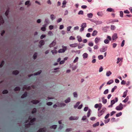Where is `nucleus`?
<instances>
[{"instance_id":"nucleus-36","label":"nucleus","mask_w":132,"mask_h":132,"mask_svg":"<svg viewBox=\"0 0 132 132\" xmlns=\"http://www.w3.org/2000/svg\"><path fill=\"white\" fill-rule=\"evenodd\" d=\"M70 98L69 97L65 100V102L66 103H69L70 102Z\"/></svg>"},{"instance_id":"nucleus-6","label":"nucleus","mask_w":132,"mask_h":132,"mask_svg":"<svg viewBox=\"0 0 132 132\" xmlns=\"http://www.w3.org/2000/svg\"><path fill=\"white\" fill-rule=\"evenodd\" d=\"M46 129L45 128H42L38 130V132H45Z\"/></svg>"},{"instance_id":"nucleus-5","label":"nucleus","mask_w":132,"mask_h":132,"mask_svg":"<svg viewBox=\"0 0 132 132\" xmlns=\"http://www.w3.org/2000/svg\"><path fill=\"white\" fill-rule=\"evenodd\" d=\"M118 101V98L117 97H116L115 98V100H111V104L112 105H113L116 102H117Z\"/></svg>"},{"instance_id":"nucleus-24","label":"nucleus","mask_w":132,"mask_h":132,"mask_svg":"<svg viewBox=\"0 0 132 132\" xmlns=\"http://www.w3.org/2000/svg\"><path fill=\"white\" fill-rule=\"evenodd\" d=\"M123 59V58H118L117 59V63L118 64L120 61Z\"/></svg>"},{"instance_id":"nucleus-41","label":"nucleus","mask_w":132,"mask_h":132,"mask_svg":"<svg viewBox=\"0 0 132 132\" xmlns=\"http://www.w3.org/2000/svg\"><path fill=\"white\" fill-rule=\"evenodd\" d=\"M77 46V44H70V46L71 47H75Z\"/></svg>"},{"instance_id":"nucleus-39","label":"nucleus","mask_w":132,"mask_h":132,"mask_svg":"<svg viewBox=\"0 0 132 132\" xmlns=\"http://www.w3.org/2000/svg\"><path fill=\"white\" fill-rule=\"evenodd\" d=\"M50 18L52 20H53L55 18L54 15L53 14H51L50 16Z\"/></svg>"},{"instance_id":"nucleus-49","label":"nucleus","mask_w":132,"mask_h":132,"mask_svg":"<svg viewBox=\"0 0 132 132\" xmlns=\"http://www.w3.org/2000/svg\"><path fill=\"white\" fill-rule=\"evenodd\" d=\"M113 9L111 8H109L107 9V11L108 12H111L112 11Z\"/></svg>"},{"instance_id":"nucleus-28","label":"nucleus","mask_w":132,"mask_h":132,"mask_svg":"<svg viewBox=\"0 0 132 132\" xmlns=\"http://www.w3.org/2000/svg\"><path fill=\"white\" fill-rule=\"evenodd\" d=\"M97 33V31L96 30H94L92 33V35L93 36H95L96 35Z\"/></svg>"},{"instance_id":"nucleus-30","label":"nucleus","mask_w":132,"mask_h":132,"mask_svg":"<svg viewBox=\"0 0 132 132\" xmlns=\"http://www.w3.org/2000/svg\"><path fill=\"white\" fill-rule=\"evenodd\" d=\"M113 82V80H111L110 81H108L107 82V84L108 85H110Z\"/></svg>"},{"instance_id":"nucleus-14","label":"nucleus","mask_w":132,"mask_h":132,"mask_svg":"<svg viewBox=\"0 0 132 132\" xmlns=\"http://www.w3.org/2000/svg\"><path fill=\"white\" fill-rule=\"evenodd\" d=\"M4 21L2 16L0 17V26L3 24L4 23Z\"/></svg>"},{"instance_id":"nucleus-20","label":"nucleus","mask_w":132,"mask_h":132,"mask_svg":"<svg viewBox=\"0 0 132 132\" xmlns=\"http://www.w3.org/2000/svg\"><path fill=\"white\" fill-rule=\"evenodd\" d=\"M19 71L18 70H16L13 71L12 73L13 74L16 75L19 73Z\"/></svg>"},{"instance_id":"nucleus-45","label":"nucleus","mask_w":132,"mask_h":132,"mask_svg":"<svg viewBox=\"0 0 132 132\" xmlns=\"http://www.w3.org/2000/svg\"><path fill=\"white\" fill-rule=\"evenodd\" d=\"M110 121V119H108L107 120H104V122L105 123H108Z\"/></svg>"},{"instance_id":"nucleus-3","label":"nucleus","mask_w":132,"mask_h":132,"mask_svg":"<svg viewBox=\"0 0 132 132\" xmlns=\"http://www.w3.org/2000/svg\"><path fill=\"white\" fill-rule=\"evenodd\" d=\"M57 106L56 104H54L53 106V107L55 108H56L57 106L59 107H61L62 106H64L65 105V104L64 103H57Z\"/></svg>"},{"instance_id":"nucleus-63","label":"nucleus","mask_w":132,"mask_h":132,"mask_svg":"<svg viewBox=\"0 0 132 132\" xmlns=\"http://www.w3.org/2000/svg\"><path fill=\"white\" fill-rule=\"evenodd\" d=\"M124 12L125 13L129 14V12L127 10H126L124 11Z\"/></svg>"},{"instance_id":"nucleus-46","label":"nucleus","mask_w":132,"mask_h":132,"mask_svg":"<svg viewBox=\"0 0 132 132\" xmlns=\"http://www.w3.org/2000/svg\"><path fill=\"white\" fill-rule=\"evenodd\" d=\"M99 125V122H97L95 124H94L93 125V126L94 127H95L97 126H98Z\"/></svg>"},{"instance_id":"nucleus-54","label":"nucleus","mask_w":132,"mask_h":132,"mask_svg":"<svg viewBox=\"0 0 132 132\" xmlns=\"http://www.w3.org/2000/svg\"><path fill=\"white\" fill-rule=\"evenodd\" d=\"M106 50V48H103L102 49H101L100 51L101 52H104Z\"/></svg>"},{"instance_id":"nucleus-47","label":"nucleus","mask_w":132,"mask_h":132,"mask_svg":"<svg viewBox=\"0 0 132 132\" xmlns=\"http://www.w3.org/2000/svg\"><path fill=\"white\" fill-rule=\"evenodd\" d=\"M51 52L52 53V54H56L57 53V51L56 50H52Z\"/></svg>"},{"instance_id":"nucleus-42","label":"nucleus","mask_w":132,"mask_h":132,"mask_svg":"<svg viewBox=\"0 0 132 132\" xmlns=\"http://www.w3.org/2000/svg\"><path fill=\"white\" fill-rule=\"evenodd\" d=\"M37 111L36 109V108H34L33 109L32 111V113H36Z\"/></svg>"},{"instance_id":"nucleus-26","label":"nucleus","mask_w":132,"mask_h":132,"mask_svg":"<svg viewBox=\"0 0 132 132\" xmlns=\"http://www.w3.org/2000/svg\"><path fill=\"white\" fill-rule=\"evenodd\" d=\"M127 92V90L124 92L123 93V95L122 96V97H125L126 96Z\"/></svg>"},{"instance_id":"nucleus-27","label":"nucleus","mask_w":132,"mask_h":132,"mask_svg":"<svg viewBox=\"0 0 132 132\" xmlns=\"http://www.w3.org/2000/svg\"><path fill=\"white\" fill-rule=\"evenodd\" d=\"M41 72L42 71L41 70L37 72L34 73V75L35 76L38 75L40 74L41 73Z\"/></svg>"},{"instance_id":"nucleus-57","label":"nucleus","mask_w":132,"mask_h":132,"mask_svg":"<svg viewBox=\"0 0 132 132\" xmlns=\"http://www.w3.org/2000/svg\"><path fill=\"white\" fill-rule=\"evenodd\" d=\"M71 28L72 27L71 26L68 27L67 28V30L68 31H70Z\"/></svg>"},{"instance_id":"nucleus-64","label":"nucleus","mask_w":132,"mask_h":132,"mask_svg":"<svg viewBox=\"0 0 132 132\" xmlns=\"http://www.w3.org/2000/svg\"><path fill=\"white\" fill-rule=\"evenodd\" d=\"M75 39V38H74L72 36H71L69 38L70 40H74Z\"/></svg>"},{"instance_id":"nucleus-1","label":"nucleus","mask_w":132,"mask_h":132,"mask_svg":"<svg viewBox=\"0 0 132 132\" xmlns=\"http://www.w3.org/2000/svg\"><path fill=\"white\" fill-rule=\"evenodd\" d=\"M36 119L35 118H33L30 120V122L31 123H28L25 125V127L26 128H27L29 127L31 125H33V123L36 121Z\"/></svg>"},{"instance_id":"nucleus-60","label":"nucleus","mask_w":132,"mask_h":132,"mask_svg":"<svg viewBox=\"0 0 132 132\" xmlns=\"http://www.w3.org/2000/svg\"><path fill=\"white\" fill-rule=\"evenodd\" d=\"M46 104L48 106L51 105L52 104V103L51 102H48Z\"/></svg>"},{"instance_id":"nucleus-44","label":"nucleus","mask_w":132,"mask_h":132,"mask_svg":"<svg viewBox=\"0 0 132 132\" xmlns=\"http://www.w3.org/2000/svg\"><path fill=\"white\" fill-rule=\"evenodd\" d=\"M4 64V61H2L1 63L0 64V68H1V67H2L3 65Z\"/></svg>"},{"instance_id":"nucleus-8","label":"nucleus","mask_w":132,"mask_h":132,"mask_svg":"<svg viewBox=\"0 0 132 132\" xmlns=\"http://www.w3.org/2000/svg\"><path fill=\"white\" fill-rule=\"evenodd\" d=\"M40 45H39V47H41L42 45H43L44 44V42L43 40H41L39 42Z\"/></svg>"},{"instance_id":"nucleus-48","label":"nucleus","mask_w":132,"mask_h":132,"mask_svg":"<svg viewBox=\"0 0 132 132\" xmlns=\"http://www.w3.org/2000/svg\"><path fill=\"white\" fill-rule=\"evenodd\" d=\"M74 96L75 97H77V94L76 92H73V93Z\"/></svg>"},{"instance_id":"nucleus-40","label":"nucleus","mask_w":132,"mask_h":132,"mask_svg":"<svg viewBox=\"0 0 132 132\" xmlns=\"http://www.w3.org/2000/svg\"><path fill=\"white\" fill-rule=\"evenodd\" d=\"M122 114V113L121 112H120L119 113H117L116 114V116L117 117H119L121 116Z\"/></svg>"},{"instance_id":"nucleus-23","label":"nucleus","mask_w":132,"mask_h":132,"mask_svg":"<svg viewBox=\"0 0 132 132\" xmlns=\"http://www.w3.org/2000/svg\"><path fill=\"white\" fill-rule=\"evenodd\" d=\"M80 102H78L76 104V105L74 106V108H76L78 105L79 104Z\"/></svg>"},{"instance_id":"nucleus-10","label":"nucleus","mask_w":132,"mask_h":132,"mask_svg":"<svg viewBox=\"0 0 132 132\" xmlns=\"http://www.w3.org/2000/svg\"><path fill=\"white\" fill-rule=\"evenodd\" d=\"M106 110V108H103L102 110H101L100 112V116H101L102 114L105 112Z\"/></svg>"},{"instance_id":"nucleus-38","label":"nucleus","mask_w":132,"mask_h":132,"mask_svg":"<svg viewBox=\"0 0 132 132\" xmlns=\"http://www.w3.org/2000/svg\"><path fill=\"white\" fill-rule=\"evenodd\" d=\"M79 58L78 57H76L73 61L74 63H75L78 61Z\"/></svg>"},{"instance_id":"nucleus-35","label":"nucleus","mask_w":132,"mask_h":132,"mask_svg":"<svg viewBox=\"0 0 132 132\" xmlns=\"http://www.w3.org/2000/svg\"><path fill=\"white\" fill-rule=\"evenodd\" d=\"M30 1H26L25 3V5H28V6H29L30 5V4H29Z\"/></svg>"},{"instance_id":"nucleus-9","label":"nucleus","mask_w":132,"mask_h":132,"mask_svg":"<svg viewBox=\"0 0 132 132\" xmlns=\"http://www.w3.org/2000/svg\"><path fill=\"white\" fill-rule=\"evenodd\" d=\"M78 119V117H73L72 116H71L70 118L69 119L70 120H77Z\"/></svg>"},{"instance_id":"nucleus-7","label":"nucleus","mask_w":132,"mask_h":132,"mask_svg":"<svg viewBox=\"0 0 132 132\" xmlns=\"http://www.w3.org/2000/svg\"><path fill=\"white\" fill-rule=\"evenodd\" d=\"M118 38L117 35L116 33H114L113 35L112 39L113 40H114Z\"/></svg>"},{"instance_id":"nucleus-61","label":"nucleus","mask_w":132,"mask_h":132,"mask_svg":"<svg viewBox=\"0 0 132 132\" xmlns=\"http://www.w3.org/2000/svg\"><path fill=\"white\" fill-rule=\"evenodd\" d=\"M46 36V35H41L40 38L41 39H42L44 38Z\"/></svg>"},{"instance_id":"nucleus-56","label":"nucleus","mask_w":132,"mask_h":132,"mask_svg":"<svg viewBox=\"0 0 132 132\" xmlns=\"http://www.w3.org/2000/svg\"><path fill=\"white\" fill-rule=\"evenodd\" d=\"M108 89H106V90H105L104 92V94H106L108 93Z\"/></svg>"},{"instance_id":"nucleus-13","label":"nucleus","mask_w":132,"mask_h":132,"mask_svg":"<svg viewBox=\"0 0 132 132\" xmlns=\"http://www.w3.org/2000/svg\"><path fill=\"white\" fill-rule=\"evenodd\" d=\"M27 92H25L21 96V98H23L27 96Z\"/></svg>"},{"instance_id":"nucleus-37","label":"nucleus","mask_w":132,"mask_h":132,"mask_svg":"<svg viewBox=\"0 0 132 132\" xmlns=\"http://www.w3.org/2000/svg\"><path fill=\"white\" fill-rule=\"evenodd\" d=\"M20 90V88L18 87H16L14 89L15 91H19Z\"/></svg>"},{"instance_id":"nucleus-29","label":"nucleus","mask_w":132,"mask_h":132,"mask_svg":"<svg viewBox=\"0 0 132 132\" xmlns=\"http://www.w3.org/2000/svg\"><path fill=\"white\" fill-rule=\"evenodd\" d=\"M57 127V125H53L52 126L50 127L51 128H53L54 129H55Z\"/></svg>"},{"instance_id":"nucleus-18","label":"nucleus","mask_w":132,"mask_h":132,"mask_svg":"<svg viewBox=\"0 0 132 132\" xmlns=\"http://www.w3.org/2000/svg\"><path fill=\"white\" fill-rule=\"evenodd\" d=\"M115 22V20H108L107 21V23L108 24H109L110 23H112L113 22Z\"/></svg>"},{"instance_id":"nucleus-11","label":"nucleus","mask_w":132,"mask_h":132,"mask_svg":"<svg viewBox=\"0 0 132 132\" xmlns=\"http://www.w3.org/2000/svg\"><path fill=\"white\" fill-rule=\"evenodd\" d=\"M31 103H32L34 104H36L39 103V101L38 100H34L31 101Z\"/></svg>"},{"instance_id":"nucleus-2","label":"nucleus","mask_w":132,"mask_h":132,"mask_svg":"<svg viewBox=\"0 0 132 132\" xmlns=\"http://www.w3.org/2000/svg\"><path fill=\"white\" fill-rule=\"evenodd\" d=\"M62 49H60L58 51V52L59 53H64L67 50V47L62 45Z\"/></svg>"},{"instance_id":"nucleus-21","label":"nucleus","mask_w":132,"mask_h":132,"mask_svg":"<svg viewBox=\"0 0 132 132\" xmlns=\"http://www.w3.org/2000/svg\"><path fill=\"white\" fill-rule=\"evenodd\" d=\"M67 3V2L66 1H63L62 3V7L63 8L65 7V5Z\"/></svg>"},{"instance_id":"nucleus-25","label":"nucleus","mask_w":132,"mask_h":132,"mask_svg":"<svg viewBox=\"0 0 132 132\" xmlns=\"http://www.w3.org/2000/svg\"><path fill=\"white\" fill-rule=\"evenodd\" d=\"M111 74L112 72L110 71H109L106 72V75L107 76L109 77Z\"/></svg>"},{"instance_id":"nucleus-31","label":"nucleus","mask_w":132,"mask_h":132,"mask_svg":"<svg viewBox=\"0 0 132 132\" xmlns=\"http://www.w3.org/2000/svg\"><path fill=\"white\" fill-rule=\"evenodd\" d=\"M129 99V98L128 96H127L126 98L123 101V102L125 103L126 102L128 101V100Z\"/></svg>"},{"instance_id":"nucleus-52","label":"nucleus","mask_w":132,"mask_h":132,"mask_svg":"<svg viewBox=\"0 0 132 132\" xmlns=\"http://www.w3.org/2000/svg\"><path fill=\"white\" fill-rule=\"evenodd\" d=\"M83 11H82L80 10L79 11V12L78 13V14L79 15L83 14Z\"/></svg>"},{"instance_id":"nucleus-32","label":"nucleus","mask_w":132,"mask_h":132,"mask_svg":"<svg viewBox=\"0 0 132 132\" xmlns=\"http://www.w3.org/2000/svg\"><path fill=\"white\" fill-rule=\"evenodd\" d=\"M115 26L113 25H111V29L112 30H114L116 29Z\"/></svg>"},{"instance_id":"nucleus-15","label":"nucleus","mask_w":132,"mask_h":132,"mask_svg":"<svg viewBox=\"0 0 132 132\" xmlns=\"http://www.w3.org/2000/svg\"><path fill=\"white\" fill-rule=\"evenodd\" d=\"M102 102L104 104H105L107 102V100L104 97H103L102 98Z\"/></svg>"},{"instance_id":"nucleus-34","label":"nucleus","mask_w":132,"mask_h":132,"mask_svg":"<svg viewBox=\"0 0 132 132\" xmlns=\"http://www.w3.org/2000/svg\"><path fill=\"white\" fill-rule=\"evenodd\" d=\"M86 27V24L85 23H82L81 27H83L84 28Z\"/></svg>"},{"instance_id":"nucleus-58","label":"nucleus","mask_w":132,"mask_h":132,"mask_svg":"<svg viewBox=\"0 0 132 132\" xmlns=\"http://www.w3.org/2000/svg\"><path fill=\"white\" fill-rule=\"evenodd\" d=\"M41 30H42L43 31H44L46 30V28L45 27H42L41 28Z\"/></svg>"},{"instance_id":"nucleus-43","label":"nucleus","mask_w":132,"mask_h":132,"mask_svg":"<svg viewBox=\"0 0 132 132\" xmlns=\"http://www.w3.org/2000/svg\"><path fill=\"white\" fill-rule=\"evenodd\" d=\"M8 92V90H4L2 92L3 94H7Z\"/></svg>"},{"instance_id":"nucleus-22","label":"nucleus","mask_w":132,"mask_h":132,"mask_svg":"<svg viewBox=\"0 0 132 132\" xmlns=\"http://www.w3.org/2000/svg\"><path fill=\"white\" fill-rule=\"evenodd\" d=\"M88 17L89 18H92L93 16V14L91 13H90L88 14H87Z\"/></svg>"},{"instance_id":"nucleus-50","label":"nucleus","mask_w":132,"mask_h":132,"mask_svg":"<svg viewBox=\"0 0 132 132\" xmlns=\"http://www.w3.org/2000/svg\"><path fill=\"white\" fill-rule=\"evenodd\" d=\"M123 13L122 11H120V17H122L123 15Z\"/></svg>"},{"instance_id":"nucleus-12","label":"nucleus","mask_w":132,"mask_h":132,"mask_svg":"<svg viewBox=\"0 0 132 132\" xmlns=\"http://www.w3.org/2000/svg\"><path fill=\"white\" fill-rule=\"evenodd\" d=\"M56 44V42L55 41H54L51 43L49 45L50 47H52L55 45Z\"/></svg>"},{"instance_id":"nucleus-53","label":"nucleus","mask_w":132,"mask_h":132,"mask_svg":"<svg viewBox=\"0 0 132 132\" xmlns=\"http://www.w3.org/2000/svg\"><path fill=\"white\" fill-rule=\"evenodd\" d=\"M88 45L90 46H92L93 45V44L92 42H91L88 43Z\"/></svg>"},{"instance_id":"nucleus-59","label":"nucleus","mask_w":132,"mask_h":132,"mask_svg":"<svg viewBox=\"0 0 132 132\" xmlns=\"http://www.w3.org/2000/svg\"><path fill=\"white\" fill-rule=\"evenodd\" d=\"M109 115H110V114L109 113H108L105 117L104 118L105 119H107V118H108L109 117Z\"/></svg>"},{"instance_id":"nucleus-51","label":"nucleus","mask_w":132,"mask_h":132,"mask_svg":"<svg viewBox=\"0 0 132 132\" xmlns=\"http://www.w3.org/2000/svg\"><path fill=\"white\" fill-rule=\"evenodd\" d=\"M99 41V39L97 38H96L95 40V42L96 43H97Z\"/></svg>"},{"instance_id":"nucleus-33","label":"nucleus","mask_w":132,"mask_h":132,"mask_svg":"<svg viewBox=\"0 0 132 132\" xmlns=\"http://www.w3.org/2000/svg\"><path fill=\"white\" fill-rule=\"evenodd\" d=\"M91 112V110L89 109L88 110V111L87 113V116L88 117H89L90 115V113Z\"/></svg>"},{"instance_id":"nucleus-16","label":"nucleus","mask_w":132,"mask_h":132,"mask_svg":"<svg viewBox=\"0 0 132 132\" xmlns=\"http://www.w3.org/2000/svg\"><path fill=\"white\" fill-rule=\"evenodd\" d=\"M88 54L86 53H84L82 55V56L84 59H86L88 57Z\"/></svg>"},{"instance_id":"nucleus-4","label":"nucleus","mask_w":132,"mask_h":132,"mask_svg":"<svg viewBox=\"0 0 132 132\" xmlns=\"http://www.w3.org/2000/svg\"><path fill=\"white\" fill-rule=\"evenodd\" d=\"M123 108V105L121 103H120L118 106L116 107V109L117 110H121Z\"/></svg>"},{"instance_id":"nucleus-55","label":"nucleus","mask_w":132,"mask_h":132,"mask_svg":"<svg viewBox=\"0 0 132 132\" xmlns=\"http://www.w3.org/2000/svg\"><path fill=\"white\" fill-rule=\"evenodd\" d=\"M125 42V41L124 40H122L121 44V47H123L124 46V45Z\"/></svg>"},{"instance_id":"nucleus-19","label":"nucleus","mask_w":132,"mask_h":132,"mask_svg":"<svg viewBox=\"0 0 132 132\" xmlns=\"http://www.w3.org/2000/svg\"><path fill=\"white\" fill-rule=\"evenodd\" d=\"M77 38L78 39V40L79 42H81L82 40L80 36H78L77 37Z\"/></svg>"},{"instance_id":"nucleus-17","label":"nucleus","mask_w":132,"mask_h":132,"mask_svg":"<svg viewBox=\"0 0 132 132\" xmlns=\"http://www.w3.org/2000/svg\"><path fill=\"white\" fill-rule=\"evenodd\" d=\"M45 22L46 23L44 25L46 26L47 24L50 23V21L48 19H46L45 20Z\"/></svg>"},{"instance_id":"nucleus-62","label":"nucleus","mask_w":132,"mask_h":132,"mask_svg":"<svg viewBox=\"0 0 132 132\" xmlns=\"http://www.w3.org/2000/svg\"><path fill=\"white\" fill-rule=\"evenodd\" d=\"M116 112L113 111L111 113H110V116H112V115H113L114 114L116 113Z\"/></svg>"}]
</instances>
